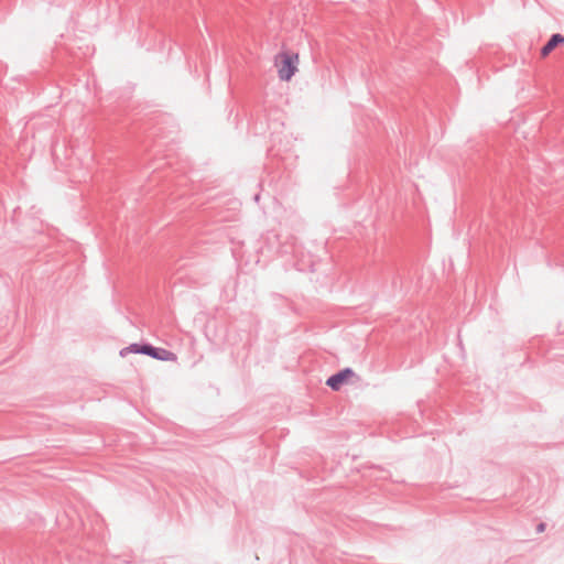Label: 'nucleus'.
I'll return each mask as SVG.
<instances>
[{
  "instance_id": "7ed1b4c3",
  "label": "nucleus",
  "mask_w": 564,
  "mask_h": 564,
  "mask_svg": "<svg viewBox=\"0 0 564 564\" xmlns=\"http://www.w3.org/2000/svg\"><path fill=\"white\" fill-rule=\"evenodd\" d=\"M144 355L151 356L152 358L162 360V361H175L177 359L176 355L170 350L163 348H155L150 346V348L144 349Z\"/></svg>"
},
{
  "instance_id": "f257e3e1",
  "label": "nucleus",
  "mask_w": 564,
  "mask_h": 564,
  "mask_svg": "<svg viewBox=\"0 0 564 564\" xmlns=\"http://www.w3.org/2000/svg\"><path fill=\"white\" fill-rule=\"evenodd\" d=\"M299 54L282 52L275 57L279 78L283 82H290L297 72Z\"/></svg>"
},
{
  "instance_id": "20e7f679",
  "label": "nucleus",
  "mask_w": 564,
  "mask_h": 564,
  "mask_svg": "<svg viewBox=\"0 0 564 564\" xmlns=\"http://www.w3.org/2000/svg\"><path fill=\"white\" fill-rule=\"evenodd\" d=\"M564 45V36L561 34H554L550 41L542 47L541 56L546 57L555 47Z\"/></svg>"
},
{
  "instance_id": "f03ea898",
  "label": "nucleus",
  "mask_w": 564,
  "mask_h": 564,
  "mask_svg": "<svg viewBox=\"0 0 564 564\" xmlns=\"http://www.w3.org/2000/svg\"><path fill=\"white\" fill-rule=\"evenodd\" d=\"M354 376L355 372L350 368H346L340 372L329 377L326 381V384L333 390L337 391L341 388L344 383H347Z\"/></svg>"
},
{
  "instance_id": "423d86ee",
  "label": "nucleus",
  "mask_w": 564,
  "mask_h": 564,
  "mask_svg": "<svg viewBox=\"0 0 564 564\" xmlns=\"http://www.w3.org/2000/svg\"><path fill=\"white\" fill-rule=\"evenodd\" d=\"M544 529H545V524L544 523L539 524V527H538V531L539 532H543Z\"/></svg>"
},
{
  "instance_id": "39448f33",
  "label": "nucleus",
  "mask_w": 564,
  "mask_h": 564,
  "mask_svg": "<svg viewBox=\"0 0 564 564\" xmlns=\"http://www.w3.org/2000/svg\"><path fill=\"white\" fill-rule=\"evenodd\" d=\"M145 348H150V345H138V344H132L123 349L120 350L119 355L121 357H126L128 356L129 354H144V349Z\"/></svg>"
}]
</instances>
